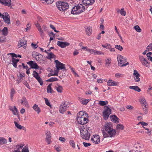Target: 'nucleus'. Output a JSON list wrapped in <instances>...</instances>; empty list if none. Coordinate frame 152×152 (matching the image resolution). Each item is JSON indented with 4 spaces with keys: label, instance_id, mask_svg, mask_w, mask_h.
I'll list each match as a JSON object with an SVG mask.
<instances>
[{
    "label": "nucleus",
    "instance_id": "1",
    "mask_svg": "<svg viewBox=\"0 0 152 152\" xmlns=\"http://www.w3.org/2000/svg\"><path fill=\"white\" fill-rule=\"evenodd\" d=\"M56 6L60 11L63 12L65 11L69 7V5L67 3L60 1L56 2Z\"/></svg>",
    "mask_w": 152,
    "mask_h": 152
},
{
    "label": "nucleus",
    "instance_id": "2",
    "mask_svg": "<svg viewBox=\"0 0 152 152\" xmlns=\"http://www.w3.org/2000/svg\"><path fill=\"white\" fill-rule=\"evenodd\" d=\"M85 7L82 4H79L74 6L72 9L71 13L73 14L80 13L84 11Z\"/></svg>",
    "mask_w": 152,
    "mask_h": 152
},
{
    "label": "nucleus",
    "instance_id": "3",
    "mask_svg": "<svg viewBox=\"0 0 152 152\" xmlns=\"http://www.w3.org/2000/svg\"><path fill=\"white\" fill-rule=\"evenodd\" d=\"M111 126L110 123H107L105 125V127L106 131L110 135V136L112 137L115 135L116 132L115 130L111 128Z\"/></svg>",
    "mask_w": 152,
    "mask_h": 152
},
{
    "label": "nucleus",
    "instance_id": "4",
    "mask_svg": "<svg viewBox=\"0 0 152 152\" xmlns=\"http://www.w3.org/2000/svg\"><path fill=\"white\" fill-rule=\"evenodd\" d=\"M80 131L82 138L86 140H88L90 137V134L88 130L83 128H81Z\"/></svg>",
    "mask_w": 152,
    "mask_h": 152
},
{
    "label": "nucleus",
    "instance_id": "5",
    "mask_svg": "<svg viewBox=\"0 0 152 152\" xmlns=\"http://www.w3.org/2000/svg\"><path fill=\"white\" fill-rule=\"evenodd\" d=\"M117 58L118 61V64L121 67L125 66L129 64L128 62L124 64L126 61V59L121 55H118Z\"/></svg>",
    "mask_w": 152,
    "mask_h": 152
},
{
    "label": "nucleus",
    "instance_id": "6",
    "mask_svg": "<svg viewBox=\"0 0 152 152\" xmlns=\"http://www.w3.org/2000/svg\"><path fill=\"white\" fill-rule=\"evenodd\" d=\"M103 113L104 118L107 120L111 114V110L107 106H105Z\"/></svg>",
    "mask_w": 152,
    "mask_h": 152
},
{
    "label": "nucleus",
    "instance_id": "7",
    "mask_svg": "<svg viewBox=\"0 0 152 152\" xmlns=\"http://www.w3.org/2000/svg\"><path fill=\"white\" fill-rule=\"evenodd\" d=\"M77 120L78 124L83 125L86 124L88 122L87 118L83 116L82 117H77Z\"/></svg>",
    "mask_w": 152,
    "mask_h": 152
},
{
    "label": "nucleus",
    "instance_id": "8",
    "mask_svg": "<svg viewBox=\"0 0 152 152\" xmlns=\"http://www.w3.org/2000/svg\"><path fill=\"white\" fill-rule=\"evenodd\" d=\"M68 103L66 102H63L61 104L59 107V111L61 113L63 114L66 110L68 107Z\"/></svg>",
    "mask_w": 152,
    "mask_h": 152
},
{
    "label": "nucleus",
    "instance_id": "9",
    "mask_svg": "<svg viewBox=\"0 0 152 152\" xmlns=\"http://www.w3.org/2000/svg\"><path fill=\"white\" fill-rule=\"evenodd\" d=\"M55 62L56 64V66L58 70L65 69L64 64L61 63L58 60H55Z\"/></svg>",
    "mask_w": 152,
    "mask_h": 152
},
{
    "label": "nucleus",
    "instance_id": "10",
    "mask_svg": "<svg viewBox=\"0 0 152 152\" xmlns=\"http://www.w3.org/2000/svg\"><path fill=\"white\" fill-rule=\"evenodd\" d=\"M2 18L5 23L8 24L10 23V16L7 13H4Z\"/></svg>",
    "mask_w": 152,
    "mask_h": 152
},
{
    "label": "nucleus",
    "instance_id": "11",
    "mask_svg": "<svg viewBox=\"0 0 152 152\" xmlns=\"http://www.w3.org/2000/svg\"><path fill=\"white\" fill-rule=\"evenodd\" d=\"M27 64L31 67V69H38L39 68V66H38L37 63L35 62L34 63V61H33L28 62H27Z\"/></svg>",
    "mask_w": 152,
    "mask_h": 152
},
{
    "label": "nucleus",
    "instance_id": "12",
    "mask_svg": "<svg viewBox=\"0 0 152 152\" xmlns=\"http://www.w3.org/2000/svg\"><path fill=\"white\" fill-rule=\"evenodd\" d=\"M94 138H91V141L95 144H98L100 142V137L98 135L94 136Z\"/></svg>",
    "mask_w": 152,
    "mask_h": 152
},
{
    "label": "nucleus",
    "instance_id": "13",
    "mask_svg": "<svg viewBox=\"0 0 152 152\" xmlns=\"http://www.w3.org/2000/svg\"><path fill=\"white\" fill-rule=\"evenodd\" d=\"M57 45L61 48H64L69 45V43L67 42L58 41Z\"/></svg>",
    "mask_w": 152,
    "mask_h": 152
},
{
    "label": "nucleus",
    "instance_id": "14",
    "mask_svg": "<svg viewBox=\"0 0 152 152\" xmlns=\"http://www.w3.org/2000/svg\"><path fill=\"white\" fill-rule=\"evenodd\" d=\"M46 139L48 144H49L51 142V134L50 131H46Z\"/></svg>",
    "mask_w": 152,
    "mask_h": 152
},
{
    "label": "nucleus",
    "instance_id": "15",
    "mask_svg": "<svg viewBox=\"0 0 152 152\" xmlns=\"http://www.w3.org/2000/svg\"><path fill=\"white\" fill-rule=\"evenodd\" d=\"M133 75H134V78L135 81L136 82L140 81V79L139 77L140 76V75L136 70H134V71Z\"/></svg>",
    "mask_w": 152,
    "mask_h": 152
},
{
    "label": "nucleus",
    "instance_id": "16",
    "mask_svg": "<svg viewBox=\"0 0 152 152\" xmlns=\"http://www.w3.org/2000/svg\"><path fill=\"white\" fill-rule=\"evenodd\" d=\"M0 3L5 6L9 7L11 4V0H0Z\"/></svg>",
    "mask_w": 152,
    "mask_h": 152
},
{
    "label": "nucleus",
    "instance_id": "17",
    "mask_svg": "<svg viewBox=\"0 0 152 152\" xmlns=\"http://www.w3.org/2000/svg\"><path fill=\"white\" fill-rule=\"evenodd\" d=\"M95 0H83V4L85 5H91L95 2Z\"/></svg>",
    "mask_w": 152,
    "mask_h": 152
},
{
    "label": "nucleus",
    "instance_id": "18",
    "mask_svg": "<svg viewBox=\"0 0 152 152\" xmlns=\"http://www.w3.org/2000/svg\"><path fill=\"white\" fill-rule=\"evenodd\" d=\"M10 110L12 111L14 115H17L18 118L20 120V117L19 115L18 114V110L17 109L15 106H14V108H11L10 109Z\"/></svg>",
    "mask_w": 152,
    "mask_h": 152
},
{
    "label": "nucleus",
    "instance_id": "19",
    "mask_svg": "<svg viewBox=\"0 0 152 152\" xmlns=\"http://www.w3.org/2000/svg\"><path fill=\"white\" fill-rule=\"evenodd\" d=\"M20 101L22 104L26 107L28 106V104L26 98L25 97H23L22 99L20 100Z\"/></svg>",
    "mask_w": 152,
    "mask_h": 152
},
{
    "label": "nucleus",
    "instance_id": "20",
    "mask_svg": "<svg viewBox=\"0 0 152 152\" xmlns=\"http://www.w3.org/2000/svg\"><path fill=\"white\" fill-rule=\"evenodd\" d=\"M27 41L25 40H21L20 41L19 43L18 44L19 48L22 47L23 46L24 47H26V46Z\"/></svg>",
    "mask_w": 152,
    "mask_h": 152
},
{
    "label": "nucleus",
    "instance_id": "21",
    "mask_svg": "<svg viewBox=\"0 0 152 152\" xmlns=\"http://www.w3.org/2000/svg\"><path fill=\"white\" fill-rule=\"evenodd\" d=\"M107 84L109 86H118V83L113 81L112 80H109L107 83Z\"/></svg>",
    "mask_w": 152,
    "mask_h": 152
},
{
    "label": "nucleus",
    "instance_id": "22",
    "mask_svg": "<svg viewBox=\"0 0 152 152\" xmlns=\"http://www.w3.org/2000/svg\"><path fill=\"white\" fill-rule=\"evenodd\" d=\"M88 115V114L85 112L80 111L79 113L77 114V117H79L80 116L82 117L83 116L86 117H87Z\"/></svg>",
    "mask_w": 152,
    "mask_h": 152
},
{
    "label": "nucleus",
    "instance_id": "23",
    "mask_svg": "<svg viewBox=\"0 0 152 152\" xmlns=\"http://www.w3.org/2000/svg\"><path fill=\"white\" fill-rule=\"evenodd\" d=\"M80 102L83 104L86 105L89 101V99H87L82 98H79Z\"/></svg>",
    "mask_w": 152,
    "mask_h": 152
},
{
    "label": "nucleus",
    "instance_id": "24",
    "mask_svg": "<svg viewBox=\"0 0 152 152\" xmlns=\"http://www.w3.org/2000/svg\"><path fill=\"white\" fill-rule=\"evenodd\" d=\"M110 118L111 120L113 122L115 123L119 122V121H118L119 119L115 115H114L111 116H110Z\"/></svg>",
    "mask_w": 152,
    "mask_h": 152
},
{
    "label": "nucleus",
    "instance_id": "25",
    "mask_svg": "<svg viewBox=\"0 0 152 152\" xmlns=\"http://www.w3.org/2000/svg\"><path fill=\"white\" fill-rule=\"evenodd\" d=\"M15 126L18 129H19L24 130L25 128L24 126H22L19 124L17 122L15 121L14 122Z\"/></svg>",
    "mask_w": 152,
    "mask_h": 152
},
{
    "label": "nucleus",
    "instance_id": "26",
    "mask_svg": "<svg viewBox=\"0 0 152 152\" xmlns=\"http://www.w3.org/2000/svg\"><path fill=\"white\" fill-rule=\"evenodd\" d=\"M33 109L39 114L40 112V108L38 107L37 105L35 104L33 107Z\"/></svg>",
    "mask_w": 152,
    "mask_h": 152
},
{
    "label": "nucleus",
    "instance_id": "27",
    "mask_svg": "<svg viewBox=\"0 0 152 152\" xmlns=\"http://www.w3.org/2000/svg\"><path fill=\"white\" fill-rule=\"evenodd\" d=\"M129 88L130 89H133L136 91L139 92L141 91L140 89L137 86H130Z\"/></svg>",
    "mask_w": 152,
    "mask_h": 152
},
{
    "label": "nucleus",
    "instance_id": "28",
    "mask_svg": "<svg viewBox=\"0 0 152 152\" xmlns=\"http://www.w3.org/2000/svg\"><path fill=\"white\" fill-rule=\"evenodd\" d=\"M111 63V59L110 58H106L105 60V65L106 66H109Z\"/></svg>",
    "mask_w": 152,
    "mask_h": 152
},
{
    "label": "nucleus",
    "instance_id": "29",
    "mask_svg": "<svg viewBox=\"0 0 152 152\" xmlns=\"http://www.w3.org/2000/svg\"><path fill=\"white\" fill-rule=\"evenodd\" d=\"M48 56H46V58L48 59H50L51 58H53L55 57V55H54L52 52L49 53Z\"/></svg>",
    "mask_w": 152,
    "mask_h": 152
},
{
    "label": "nucleus",
    "instance_id": "30",
    "mask_svg": "<svg viewBox=\"0 0 152 152\" xmlns=\"http://www.w3.org/2000/svg\"><path fill=\"white\" fill-rule=\"evenodd\" d=\"M4 36H6L7 35L8 33V28L6 27H4L3 29L1 30Z\"/></svg>",
    "mask_w": 152,
    "mask_h": 152
},
{
    "label": "nucleus",
    "instance_id": "31",
    "mask_svg": "<svg viewBox=\"0 0 152 152\" xmlns=\"http://www.w3.org/2000/svg\"><path fill=\"white\" fill-rule=\"evenodd\" d=\"M86 29V34L88 35H90L92 32V29L90 27H87Z\"/></svg>",
    "mask_w": 152,
    "mask_h": 152
},
{
    "label": "nucleus",
    "instance_id": "32",
    "mask_svg": "<svg viewBox=\"0 0 152 152\" xmlns=\"http://www.w3.org/2000/svg\"><path fill=\"white\" fill-rule=\"evenodd\" d=\"M7 143V140L4 138L2 137H0V144H3Z\"/></svg>",
    "mask_w": 152,
    "mask_h": 152
},
{
    "label": "nucleus",
    "instance_id": "33",
    "mask_svg": "<svg viewBox=\"0 0 152 152\" xmlns=\"http://www.w3.org/2000/svg\"><path fill=\"white\" fill-rule=\"evenodd\" d=\"M108 103L107 101H100L99 102V104L100 105L103 106L107 104Z\"/></svg>",
    "mask_w": 152,
    "mask_h": 152
},
{
    "label": "nucleus",
    "instance_id": "34",
    "mask_svg": "<svg viewBox=\"0 0 152 152\" xmlns=\"http://www.w3.org/2000/svg\"><path fill=\"white\" fill-rule=\"evenodd\" d=\"M53 91L51 88V84H49L47 87V92L48 93H52Z\"/></svg>",
    "mask_w": 152,
    "mask_h": 152
},
{
    "label": "nucleus",
    "instance_id": "35",
    "mask_svg": "<svg viewBox=\"0 0 152 152\" xmlns=\"http://www.w3.org/2000/svg\"><path fill=\"white\" fill-rule=\"evenodd\" d=\"M15 90L14 89L12 88L11 89V92H10V96L11 99H13V97L14 96V95L15 94Z\"/></svg>",
    "mask_w": 152,
    "mask_h": 152
},
{
    "label": "nucleus",
    "instance_id": "36",
    "mask_svg": "<svg viewBox=\"0 0 152 152\" xmlns=\"http://www.w3.org/2000/svg\"><path fill=\"white\" fill-rule=\"evenodd\" d=\"M56 88L58 92L60 93L62 92L63 88L61 86H56Z\"/></svg>",
    "mask_w": 152,
    "mask_h": 152
},
{
    "label": "nucleus",
    "instance_id": "37",
    "mask_svg": "<svg viewBox=\"0 0 152 152\" xmlns=\"http://www.w3.org/2000/svg\"><path fill=\"white\" fill-rule=\"evenodd\" d=\"M116 128L117 129L122 130L124 129V126L122 125L118 124Z\"/></svg>",
    "mask_w": 152,
    "mask_h": 152
},
{
    "label": "nucleus",
    "instance_id": "38",
    "mask_svg": "<svg viewBox=\"0 0 152 152\" xmlns=\"http://www.w3.org/2000/svg\"><path fill=\"white\" fill-rule=\"evenodd\" d=\"M134 28L137 32H140L141 31V29L138 25H136L134 26Z\"/></svg>",
    "mask_w": 152,
    "mask_h": 152
},
{
    "label": "nucleus",
    "instance_id": "39",
    "mask_svg": "<svg viewBox=\"0 0 152 152\" xmlns=\"http://www.w3.org/2000/svg\"><path fill=\"white\" fill-rule=\"evenodd\" d=\"M58 79L56 77H52L50 79H48L46 81L48 82H53L58 80Z\"/></svg>",
    "mask_w": 152,
    "mask_h": 152
},
{
    "label": "nucleus",
    "instance_id": "40",
    "mask_svg": "<svg viewBox=\"0 0 152 152\" xmlns=\"http://www.w3.org/2000/svg\"><path fill=\"white\" fill-rule=\"evenodd\" d=\"M37 29L39 32L41 36L42 37H43L44 36V34L41 27H39Z\"/></svg>",
    "mask_w": 152,
    "mask_h": 152
},
{
    "label": "nucleus",
    "instance_id": "41",
    "mask_svg": "<svg viewBox=\"0 0 152 152\" xmlns=\"http://www.w3.org/2000/svg\"><path fill=\"white\" fill-rule=\"evenodd\" d=\"M106 132L104 131V130H103L102 131L103 137H104V138H105L107 137H111L110 136V135H109L108 133H107Z\"/></svg>",
    "mask_w": 152,
    "mask_h": 152
},
{
    "label": "nucleus",
    "instance_id": "42",
    "mask_svg": "<svg viewBox=\"0 0 152 152\" xmlns=\"http://www.w3.org/2000/svg\"><path fill=\"white\" fill-rule=\"evenodd\" d=\"M147 91L148 94H150L151 96V93L152 92V87L151 86H149L148 88Z\"/></svg>",
    "mask_w": 152,
    "mask_h": 152
},
{
    "label": "nucleus",
    "instance_id": "43",
    "mask_svg": "<svg viewBox=\"0 0 152 152\" xmlns=\"http://www.w3.org/2000/svg\"><path fill=\"white\" fill-rule=\"evenodd\" d=\"M42 55L40 54H38L37 55H36L35 58L36 60L37 61H39L40 59L42 58Z\"/></svg>",
    "mask_w": 152,
    "mask_h": 152
},
{
    "label": "nucleus",
    "instance_id": "44",
    "mask_svg": "<svg viewBox=\"0 0 152 152\" xmlns=\"http://www.w3.org/2000/svg\"><path fill=\"white\" fill-rule=\"evenodd\" d=\"M152 54V53L151 52H149L147 54V56L148 57V59L150 60V61H152V57L150 56Z\"/></svg>",
    "mask_w": 152,
    "mask_h": 152
},
{
    "label": "nucleus",
    "instance_id": "45",
    "mask_svg": "<svg viewBox=\"0 0 152 152\" xmlns=\"http://www.w3.org/2000/svg\"><path fill=\"white\" fill-rule=\"evenodd\" d=\"M12 62L13 63V66L15 68L17 67V62L16 61L15 58H12Z\"/></svg>",
    "mask_w": 152,
    "mask_h": 152
},
{
    "label": "nucleus",
    "instance_id": "46",
    "mask_svg": "<svg viewBox=\"0 0 152 152\" xmlns=\"http://www.w3.org/2000/svg\"><path fill=\"white\" fill-rule=\"evenodd\" d=\"M115 47L120 51L123 50V47L120 45H115Z\"/></svg>",
    "mask_w": 152,
    "mask_h": 152
},
{
    "label": "nucleus",
    "instance_id": "47",
    "mask_svg": "<svg viewBox=\"0 0 152 152\" xmlns=\"http://www.w3.org/2000/svg\"><path fill=\"white\" fill-rule=\"evenodd\" d=\"M6 42V38L4 36L0 37V42Z\"/></svg>",
    "mask_w": 152,
    "mask_h": 152
},
{
    "label": "nucleus",
    "instance_id": "48",
    "mask_svg": "<svg viewBox=\"0 0 152 152\" xmlns=\"http://www.w3.org/2000/svg\"><path fill=\"white\" fill-rule=\"evenodd\" d=\"M86 51H88V52H90L91 54H94V55H95V51L96 50H94L93 49H86Z\"/></svg>",
    "mask_w": 152,
    "mask_h": 152
},
{
    "label": "nucleus",
    "instance_id": "49",
    "mask_svg": "<svg viewBox=\"0 0 152 152\" xmlns=\"http://www.w3.org/2000/svg\"><path fill=\"white\" fill-rule=\"evenodd\" d=\"M10 54L11 55L12 57L13 58H14V57H15L16 58L18 57L20 58L21 57V56L20 55H17L14 53H10Z\"/></svg>",
    "mask_w": 152,
    "mask_h": 152
},
{
    "label": "nucleus",
    "instance_id": "50",
    "mask_svg": "<svg viewBox=\"0 0 152 152\" xmlns=\"http://www.w3.org/2000/svg\"><path fill=\"white\" fill-rule=\"evenodd\" d=\"M69 144H70V145L73 148H75V142H74V141L73 140H71L69 141Z\"/></svg>",
    "mask_w": 152,
    "mask_h": 152
},
{
    "label": "nucleus",
    "instance_id": "51",
    "mask_svg": "<svg viewBox=\"0 0 152 152\" xmlns=\"http://www.w3.org/2000/svg\"><path fill=\"white\" fill-rule=\"evenodd\" d=\"M146 49L149 50H152V43L150 44L146 48Z\"/></svg>",
    "mask_w": 152,
    "mask_h": 152
},
{
    "label": "nucleus",
    "instance_id": "52",
    "mask_svg": "<svg viewBox=\"0 0 152 152\" xmlns=\"http://www.w3.org/2000/svg\"><path fill=\"white\" fill-rule=\"evenodd\" d=\"M118 12H119L122 15L125 16L126 15V12L125 11H122V10L119 11V10H118V11H117V12L118 13Z\"/></svg>",
    "mask_w": 152,
    "mask_h": 152
},
{
    "label": "nucleus",
    "instance_id": "53",
    "mask_svg": "<svg viewBox=\"0 0 152 152\" xmlns=\"http://www.w3.org/2000/svg\"><path fill=\"white\" fill-rule=\"evenodd\" d=\"M50 26L52 29L54 30V31L57 33L59 32V31H57L56 29L55 28L53 25L50 24Z\"/></svg>",
    "mask_w": 152,
    "mask_h": 152
},
{
    "label": "nucleus",
    "instance_id": "54",
    "mask_svg": "<svg viewBox=\"0 0 152 152\" xmlns=\"http://www.w3.org/2000/svg\"><path fill=\"white\" fill-rule=\"evenodd\" d=\"M22 152H29L28 148L26 146L24 147L23 148Z\"/></svg>",
    "mask_w": 152,
    "mask_h": 152
},
{
    "label": "nucleus",
    "instance_id": "55",
    "mask_svg": "<svg viewBox=\"0 0 152 152\" xmlns=\"http://www.w3.org/2000/svg\"><path fill=\"white\" fill-rule=\"evenodd\" d=\"M59 70H58L57 68L53 72L54 73L53 75L54 76H58V73Z\"/></svg>",
    "mask_w": 152,
    "mask_h": 152
},
{
    "label": "nucleus",
    "instance_id": "56",
    "mask_svg": "<svg viewBox=\"0 0 152 152\" xmlns=\"http://www.w3.org/2000/svg\"><path fill=\"white\" fill-rule=\"evenodd\" d=\"M104 54V53L103 52H102L100 51H97L96 50L95 51V55H103Z\"/></svg>",
    "mask_w": 152,
    "mask_h": 152
},
{
    "label": "nucleus",
    "instance_id": "57",
    "mask_svg": "<svg viewBox=\"0 0 152 152\" xmlns=\"http://www.w3.org/2000/svg\"><path fill=\"white\" fill-rule=\"evenodd\" d=\"M44 99L45 100V103L46 104L49 106H51V105H50V104L49 102L48 99L47 98H44Z\"/></svg>",
    "mask_w": 152,
    "mask_h": 152
},
{
    "label": "nucleus",
    "instance_id": "58",
    "mask_svg": "<svg viewBox=\"0 0 152 152\" xmlns=\"http://www.w3.org/2000/svg\"><path fill=\"white\" fill-rule=\"evenodd\" d=\"M141 103L142 107L144 105H146V102H145V99L144 98L142 99H141Z\"/></svg>",
    "mask_w": 152,
    "mask_h": 152
},
{
    "label": "nucleus",
    "instance_id": "59",
    "mask_svg": "<svg viewBox=\"0 0 152 152\" xmlns=\"http://www.w3.org/2000/svg\"><path fill=\"white\" fill-rule=\"evenodd\" d=\"M84 146L85 147H87L88 146L91 145V144L89 143H87L85 142H83V143Z\"/></svg>",
    "mask_w": 152,
    "mask_h": 152
},
{
    "label": "nucleus",
    "instance_id": "60",
    "mask_svg": "<svg viewBox=\"0 0 152 152\" xmlns=\"http://www.w3.org/2000/svg\"><path fill=\"white\" fill-rule=\"evenodd\" d=\"M139 59L141 62L142 63V62L144 60H145V58L143 56H139Z\"/></svg>",
    "mask_w": 152,
    "mask_h": 152
},
{
    "label": "nucleus",
    "instance_id": "61",
    "mask_svg": "<svg viewBox=\"0 0 152 152\" xmlns=\"http://www.w3.org/2000/svg\"><path fill=\"white\" fill-rule=\"evenodd\" d=\"M33 77H34V76H36V77L39 76V75H38V73L36 72V71H34L33 72Z\"/></svg>",
    "mask_w": 152,
    "mask_h": 152
},
{
    "label": "nucleus",
    "instance_id": "62",
    "mask_svg": "<svg viewBox=\"0 0 152 152\" xmlns=\"http://www.w3.org/2000/svg\"><path fill=\"white\" fill-rule=\"evenodd\" d=\"M37 81L40 83V85L42 86L43 84V82L42 79L40 77L39 79H38Z\"/></svg>",
    "mask_w": 152,
    "mask_h": 152
},
{
    "label": "nucleus",
    "instance_id": "63",
    "mask_svg": "<svg viewBox=\"0 0 152 152\" xmlns=\"http://www.w3.org/2000/svg\"><path fill=\"white\" fill-rule=\"evenodd\" d=\"M148 63V62L147 61L145 58V60L143 61L142 62V64L145 66H146V64Z\"/></svg>",
    "mask_w": 152,
    "mask_h": 152
},
{
    "label": "nucleus",
    "instance_id": "64",
    "mask_svg": "<svg viewBox=\"0 0 152 152\" xmlns=\"http://www.w3.org/2000/svg\"><path fill=\"white\" fill-rule=\"evenodd\" d=\"M31 45L33 48L36 49L37 48L38 45L37 44H34L32 43L31 44Z\"/></svg>",
    "mask_w": 152,
    "mask_h": 152
}]
</instances>
